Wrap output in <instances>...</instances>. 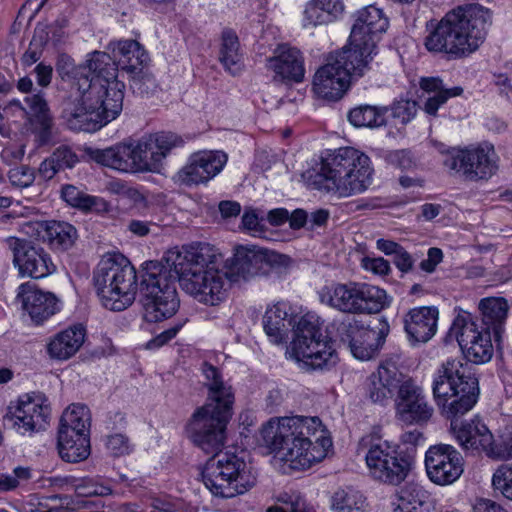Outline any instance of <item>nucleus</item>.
<instances>
[{"label": "nucleus", "mask_w": 512, "mask_h": 512, "mask_svg": "<svg viewBox=\"0 0 512 512\" xmlns=\"http://www.w3.org/2000/svg\"><path fill=\"white\" fill-rule=\"evenodd\" d=\"M201 371L208 389L207 402L192 414L186 433L195 446L214 454L201 471L205 487L214 496L232 498L253 487L255 479L246 475L242 458L234 453H218L224 446L226 426L232 417L234 393L217 367L204 362Z\"/></svg>", "instance_id": "1"}, {"label": "nucleus", "mask_w": 512, "mask_h": 512, "mask_svg": "<svg viewBox=\"0 0 512 512\" xmlns=\"http://www.w3.org/2000/svg\"><path fill=\"white\" fill-rule=\"evenodd\" d=\"M432 391L441 414L451 420L450 431L462 449L489 458L495 455L493 434L480 418L457 420L478 400L479 383L471 367L463 360L443 362L434 376Z\"/></svg>", "instance_id": "2"}, {"label": "nucleus", "mask_w": 512, "mask_h": 512, "mask_svg": "<svg viewBox=\"0 0 512 512\" xmlns=\"http://www.w3.org/2000/svg\"><path fill=\"white\" fill-rule=\"evenodd\" d=\"M260 435L265 447L281 454L295 469H308L320 462L332 446L318 417L271 419L263 425Z\"/></svg>", "instance_id": "3"}, {"label": "nucleus", "mask_w": 512, "mask_h": 512, "mask_svg": "<svg viewBox=\"0 0 512 512\" xmlns=\"http://www.w3.org/2000/svg\"><path fill=\"white\" fill-rule=\"evenodd\" d=\"M491 23L490 10L479 4L458 7L426 36L424 45L429 52L445 54L448 60L464 58L479 48Z\"/></svg>", "instance_id": "4"}, {"label": "nucleus", "mask_w": 512, "mask_h": 512, "mask_svg": "<svg viewBox=\"0 0 512 512\" xmlns=\"http://www.w3.org/2000/svg\"><path fill=\"white\" fill-rule=\"evenodd\" d=\"M100 91L98 86L69 89L60 105V119L68 129L96 132L120 115L123 108L118 88L109 99L99 95Z\"/></svg>", "instance_id": "5"}, {"label": "nucleus", "mask_w": 512, "mask_h": 512, "mask_svg": "<svg viewBox=\"0 0 512 512\" xmlns=\"http://www.w3.org/2000/svg\"><path fill=\"white\" fill-rule=\"evenodd\" d=\"M370 158L352 147H342L322 161L317 183L339 197L363 193L372 183Z\"/></svg>", "instance_id": "6"}, {"label": "nucleus", "mask_w": 512, "mask_h": 512, "mask_svg": "<svg viewBox=\"0 0 512 512\" xmlns=\"http://www.w3.org/2000/svg\"><path fill=\"white\" fill-rule=\"evenodd\" d=\"M177 280V272L171 270L163 260L145 263L140 282V301L147 322H160L177 312L180 305Z\"/></svg>", "instance_id": "7"}, {"label": "nucleus", "mask_w": 512, "mask_h": 512, "mask_svg": "<svg viewBox=\"0 0 512 512\" xmlns=\"http://www.w3.org/2000/svg\"><path fill=\"white\" fill-rule=\"evenodd\" d=\"M94 285L106 309L123 311L133 304L136 297V270L122 255L108 257L99 263L94 273Z\"/></svg>", "instance_id": "8"}, {"label": "nucleus", "mask_w": 512, "mask_h": 512, "mask_svg": "<svg viewBox=\"0 0 512 512\" xmlns=\"http://www.w3.org/2000/svg\"><path fill=\"white\" fill-rule=\"evenodd\" d=\"M366 450L365 461L373 479L385 484H401L414 466V449H402L387 440L369 434L359 441Z\"/></svg>", "instance_id": "9"}, {"label": "nucleus", "mask_w": 512, "mask_h": 512, "mask_svg": "<svg viewBox=\"0 0 512 512\" xmlns=\"http://www.w3.org/2000/svg\"><path fill=\"white\" fill-rule=\"evenodd\" d=\"M290 357L305 371L326 369L336 363L335 350L331 341L323 336L318 316L307 313L299 319Z\"/></svg>", "instance_id": "10"}, {"label": "nucleus", "mask_w": 512, "mask_h": 512, "mask_svg": "<svg viewBox=\"0 0 512 512\" xmlns=\"http://www.w3.org/2000/svg\"><path fill=\"white\" fill-rule=\"evenodd\" d=\"M318 294L322 304L347 314H374L389 305L384 289L366 283H332Z\"/></svg>", "instance_id": "11"}, {"label": "nucleus", "mask_w": 512, "mask_h": 512, "mask_svg": "<svg viewBox=\"0 0 512 512\" xmlns=\"http://www.w3.org/2000/svg\"><path fill=\"white\" fill-rule=\"evenodd\" d=\"M366 60L343 47L328 56L313 78V91L322 99L337 101L347 91L352 77H361L368 68Z\"/></svg>", "instance_id": "12"}, {"label": "nucleus", "mask_w": 512, "mask_h": 512, "mask_svg": "<svg viewBox=\"0 0 512 512\" xmlns=\"http://www.w3.org/2000/svg\"><path fill=\"white\" fill-rule=\"evenodd\" d=\"M497 154L487 142L466 149L448 151L445 167L460 173L468 181L488 180L497 171Z\"/></svg>", "instance_id": "13"}, {"label": "nucleus", "mask_w": 512, "mask_h": 512, "mask_svg": "<svg viewBox=\"0 0 512 512\" xmlns=\"http://www.w3.org/2000/svg\"><path fill=\"white\" fill-rule=\"evenodd\" d=\"M451 332L455 335L459 346L465 353V357L453 358L452 360H463L471 367L474 374V368L470 362L483 364L490 361L494 351L492 345L493 334L480 329L470 313L459 314L453 321ZM450 360L447 359L445 362Z\"/></svg>", "instance_id": "14"}, {"label": "nucleus", "mask_w": 512, "mask_h": 512, "mask_svg": "<svg viewBox=\"0 0 512 512\" xmlns=\"http://www.w3.org/2000/svg\"><path fill=\"white\" fill-rule=\"evenodd\" d=\"M231 277L229 272L219 267L207 270H186L178 276L181 288L200 303L218 305L225 300Z\"/></svg>", "instance_id": "15"}, {"label": "nucleus", "mask_w": 512, "mask_h": 512, "mask_svg": "<svg viewBox=\"0 0 512 512\" xmlns=\"http://www.w3.org/2000/svg\"><path fill=\"white\" fill-rule=\"evenodd\" d=\"M388 28V20L381 9L369 5L357 12L349 42L344 47L355 52L357 57L369 63L376 54V41L379 34Z\"/></svg>", "instance_id": "16"}, {"label": "nucleus", "mask_w": 512, "mask_h": 512, "mask_svg": "<svg viewBox=\"0 0 512 512\" xmlns=\"http://www.w3.org/2000/svg\"><path fill=\"white\" fill-rule=\"evenodd\" d=\"M50 416L51 407L43 394H26L18 399L14 408L9 407L4 416V425L24 435L44 430Z\"/></svg>", "instance_id": "17"}, {"label": "nucleus", "mask_w": 512, "mask_h": 512, "mask_svg": "<svg viewBox=\"0 0 512 512\" xmlns=\"http://www.w3.org/2000/svg\"><path fill=\"white\" fill-rule=\"evenodd\" d=\"M4 242L13 254V265L21 277L41 279L55 272L50 254L33 240L10 236Z\"/></svg>", "instance_id": "18"}, {"label": "nucleus", "mask_w": 512, "mask_h": 512, "mask_svg": "<svg viewBox=\"0 0 512 512\" xmlns=\"http://www.w3.org/2000/svg\"><path fill=\"white\" fill-rule=\"evenodd\" d=\"M425 468L429 479L437 485H450L464 471L461 453L450 444H436L425 453Z\"/></svg>", "instance_id": "19"}, {"label": "nucleus", "mask_w": 512, "mask_h": 512, "mask_svg": "<svg viewBox=\"0 0 512 512\" xmlns=\"http://www.w3.org/2000/svg\"><path fill=\"white\" fill-rule=\"evenodd\" d=\"M397 418L406 425H423L432 417L434 409L428 403L423 389L412 379H406L395 398Z\"/></svg>", "instance_id": "20"}, {"label": "nucleus", "mask_w": 512, "mask_h": 512, "mask_svg": "<svg viewBox=\"0 0 512 512\" xmlns=\"http://www.w3.org/2000/svg\"><path fill=\"white\" fill-rule=\"evenodd\" d=\"M217 249L209 243H193L184 248L183 251L169 250L162 260L177 275H183L186 270H207L218 267Z\"/></svg>", "instance_id": "21"}, {"label": "nucleus", "mask_w": 512, "mask_h": 512, "mask_svg": "<svg viewBox=\"0 0 512 512\" xmlns=\"http://www.w3.org/2000/svg\"><path fill=\"white\" fill-rule=\"evenodd\" d=\"M87 153L96 163L121 172H146L139 140L136 143H120L105 149L89 148Z\"/></svg>", "instance_id": "22"}, {"label": "nucleus", "mask_w": 512, "mask_h": 512, "mask_svg": "<svg viewBox=\"0 0 512 512\" xmlns=\"http://www.w3.org/2000/svg\"><path fill=\"white\" fill-rule=\"evenodd\" d=\"M84 66L88 73V81H91V86L101 88L99 95L102 97L112 98L111 93L118 88L121 95V106L123 107L125 85L117 80L118 64L116 61L106 52L94 51L90 54ZM89 89H92V87Z\"/></svg>", "instance_id": "23"}, {"label": "nucleus", "mask_w": 512, "mask_h": 512, "mask_svg": "<svg viewBox=\"0 0 512 512\" xmlns=\"http://www.w3.org/2000/svg\"><path fill=\"white\" fill-rule=\"evenodd\" d=\"M24 119L35 137L38 146L52 141L53 117L45 99V94L38 91L24 98Z\"/></svg>", "instance_id": "24"}, {"label": "nucleus", "mask_w": 512, "mask_h": 512, "mask_svg": "<svg viewBox=\"0 0 512 512\" xmlns=\"http://www.w3.org/2000/svg\"><path fill=\"white\" fill-rule=\"evenodd\" d=\"M227 162L222 151H200L190 156L179 171V179L186 185L206 183L221 172Z\"/></svg>", "instance_id": "25"}, {"label": "nucleus", "mask_w": 512, "mask_h": 512, "mask_svg": "<svg viewBox=\"0 0 512 512\" xmlns=\"http://www.w3.org/2000/svg\"><path fill=\"white\" fill-rule=\"evenodd\" d=\"M184 144L182 137L173 132H157L139 139L146 172H160L164 159L175 148Z\"/></svg>", "instance_id": "26"}, {"label": "nucleus", "mask_w": 512, "mask_h": 512, "mask_svg": "<svg viewBox=\"0 0 512 512\" xmlns=\"http://www.w3.org/2000/svg\"><path fill=\"white\" fill-rule=\"evenodd\" d=\"M439 310L436 306L411 308L403 316V327L412 346L427 343L437 332Z\"/></svg>", "instance_id": "27"}, {"label": "nucleus", "mask_w": 512, "mask_h": 512, "mask_svg": "<svg viewBox=\"0 0 512 512\" xmlns=\"http://www.w3.org/2000/svg\"><path fill=\"white\" fill-rule=\"evenodd\" d=\"M403 382V375L396 365L384 362L367 378V396L372 402L385 405L399 392Z\"/></svg>", "instance_id": "28"}, {"label": "nucleus", "mask_w": 512, "mask_h": 512, "mask_svg": "<svg viewBox=\"0 0 512 512\" xmlns=\"http://www.w3.org/2000/svg\"><path fill=\"white\" fill-rule=\"evenodd\" d=\"M268 67L275 78L284 83H300L304 80L305 68L301 52L288 45H279L275 55L268 59Z\"/></svg>", "instance_id": "29"}, {"label": "nucleus", "mask_w": 512, "mask_h": 512, "mask_svg": "<svg viewBox=\"0 0 512 512\" xmlns=\"http://www.w3.org/2000/svg\"><path fill=\"white\" fill-rule=\"evenodd\" d=\"M17 297L21 298L24 310L36 324H41L59 310L54 294L34 289L29 283L19 286Z\"/></svg>", "instance_id": "30"}, {"label": "nucleus", "mask_w": 512, "mask_h": 512, "mask_svg": "<svg viewBox=\"0 0 512 512\" xmlns=\"http://www.w3.org/2000/svg\"><path fill=\"white\" fill-rule=\"evenodd\" d=\"M269 260L268 250L259 248L255 245H240L235 248L233 258L231 259L229 275L231 281H237L238 278L248 279L258 273L263 261Z\"/></svg>", "instance_id": "31"}, {"label": "nucleus", "mask_w": 512, "mask_h": 512, "mask_svg": "<svg viewBox=\"0 0 512 512\" xmlns=\"http://www.w3.org/2000/svg\"><path fill=\"white\" fill-rule=\"evenodd\" d=\"M508 309L507 300L502 297L484 298L479 303V310L481 312V325L479 328L493 334V339L498 348L501 347Z\"/></svg>", "instance_id": "32"}, {"label": "nucleus", "mask_w": 512, "mask_h": 512, "mask_svg": "<svg viewBox=\"0 0 512 512\" xmlns=\"http://www.w3.org/2000/svg\"><path fill=\"white\" fill-rule=\"evenodd\" d=\"M86 329L82 324L72 325L56 335L47 344V353L52 359L68 360L84 344Z\"/></svg>", "instance_id": "33"}, {"label": "nucleus", "mask_w": 512, "mask_h": 512, "mask_svg": "<svg viewBox=\"0 0 512 512\" xmlns=\"http://www.w3.org/2000/svg\"><path fill=\"white\" fill-rule=\"evenodd\" d=\"M289 310L287 303L277 302L265 311L262 320L263 329L271 343L279 345L288 338L289 329L295 323Z\"/></svg>", "instance_id": "34"}, {"label": "nucleus", "mask_w": 512, "mask_h": 512, "mask_svg": "<svg viewBox=\"0 0 512 512\" xmlns=\"http://www.w3.org/2000/svg\"><path fill=\"white\" fill-rule=\"evenodd\" d=\"M27 226L38 233L43 232L42 238L57 250H68L78 238L76 228L65 221L34 222L28 223Z\"/></svg>", "instance_id": "35"}, {"label": "nucleus", "mask_w": 512, "mask_h": 512, "mask_svg": "<svg viewBox=\"0 0 512 512\" xmlns=\"http://www.w3.org/2000/svg\"><path fill=\"white\" fill-rule=\"evenodd\" d=\"M342 0H312L304 11V27L327 25L336 21L344 13Z\"/></svg>", "instance_id": "36"}, {"label": "nucleus", "mask_w": 512, "mask_h": 512, "mask_svg": "<svg viewBox=\"0 0 512 512\" xmlns=\"http://www.w3.org/2000/svg\"><path fill=\"white\" fill-rule=\"evenodd\" d=\"M58 452L69 463H78L88 458L91 452L90 435L87 433L58 432Z\"/></svg>", "instance_id": "37"}, {"label": "nucleus", "mask_w": 512, "mask_h": 512, "mask_svg": "<svg viewBox=\"0 0 512 512\" xmlns=\"http://www.w3.org/2000/svg\"><path fill=\"white\" fill-rule=\"evenodd\" d=\"M327 333L349 348L356 340L368 342L374 334L355 318L334 319L327 327Z\"/></svg>", "instance_id": "38"}, {"label": "nucleus", "mask_w": 512, "mask_h": 512, "mask_svg": "<svg viewBox=\"0 0 512 512\" xmlns=\"http://www.w3.org/2000/svg\"><path fill=\"white\" fill-rule=\"evenodd\" d=\"M433 508L430 493L418 485L401 490L397 501L393 502V512H431Z\"/></svg>", "instance_id": "39"}, {"label": "nucleus", "mask_w": 512, "mask_h": 512, "mask_svg": "<svg viewBox=\"0 0 512 512\" xmlns=\"http://www.w3.org/2000/svg\"><path fill=\"white\" fill-rule=\"evenodd\" d=\"M117 50L120 55L118 66L127 74H139L146 68L149 56L136 40L119 41Z\"/></svg>", "instance_id": "40"}, {"label": "nucleus", "mask_w": 512, "mask_h": 512, "mask_svg": "<svg viewBox=\"0 0 512 512\" xmlns=\"http://www.w3.org/2000/svg\"><path fill=\"white\" fill-rule=\"evenodd\" d=\"M56 71L63 81L68 82L69 89L91 87L86 67L84 65L76 66L74 59L67 54L63 53L58 56Z\"/></svg>", "instance_id": "41"}, {"label": "nucleus", "mask_w": 512, "mask_h": 512, "mask_svg": "<svg viewBox=\"0 0 512 512\" xmlns=\"http://www.w3.org/2000/svg\"><path fill=\"white\" fill-rule=\"evenodd\" d=\"M331 509L333 512H368V502L361 491L348 486L334 492Z\"/></svg>", "instance_id": "42"}, {"label": "nucleus", "mask_w": 512, "mask_h": 512, "mask_svg": "<svg viewBox=\"0 0 512 512\" xmlns=\"http://www.w3.org/2000/svg\"><path fill=\"white\" fill-rule=\"evenodd\" d=\"M90 411L85 405L72 404L62 414L58 432L90 435Z\"/></svg>", "instance_id": "43"}, {"label": "nucleus", "mask_w": 512, "mask_h": 512, "mask_svg": "<svg viewBox=\"0 0 512 512\" xmlns=\"http://www.w3.org/2000/svg\"><path fill=\"white\" fill-rule=\"evenodd\" d=\"M219 60L224 68L232 75L240 71L241 55L239 53V40L234 31L226 29L222 32V43Z\"/></svg>", "instance_id": "44"}, {"label": "nucleus", "mask_w": 512, "mask_h": 512, "mask_svg": "<svg viewBox=\"0 0 512 512\" xmlns=\"http://www.w3.org/2000/svg\"><path fill=\"white\" fill-rule=\"evenodd\" d=\"M386 108H378L371 105H361L348 114V120L355 127L375 128L385 125Z\"/></svg>", "instance_id": "45"}, {"label": "nucleus", "mask_w": 512, "mask_h": 512, "mask_svg": "<svg viewBox=\"0 0 512 512\" xmlns=\"http://www.w3.org/2000/svg\"><path fill=\"white\" fill-rule=\"evenodd\" d=\"M61 197L68 205L84 212L93 210L99 201L98 197L88 195L70 184L62 186Z\"/></svg>", "instance_id": "46"}, {"label": "nucleus", "mask_w": 512, "mask_h": 512, "mask_svg": "<svg viewBox=\"0 0 512 512\" xmlns=\"http://www.w3.org/2000/svg\"><path fill=\"white\" fill-rule=\"evenodd\" d=\"M74 488L76 493L82 497L107 496L112 493V489L109 486L99 483L97 479L90 477L75 480Z\"/></svg>", "instance_id": "47"}, {"label": "nucleus", "mask_w": 512, "mask_h": 512, "mask_svg": "<svg viewBox=\"0 0 512 512\" xmlns=\"http://www.w3.org/2000/svg\"><path fill=\"white\" fill-rule=\"evenodd\" d=\"M130 77V86L134 92L140 95H150L153 94L157 88L158 83L155 77L148 72L145 68H143L142 72L139 74H128Z\"/></svg>", "instance_id": "48"}, {"label": "nucleus", "mask_w": 512, "mask_h": 512, "mask_svg": "<svg viewBox=\"0 0 512 512\" xmlns=\"http://www.w3.org/2000/svg\"><path fill=\"white\" fill-rule=\"evenodd\" d=\"M492 484L505 498L512 500V467L501 465L493 475Z\"/></svg>", "instance_id": "49"}, {"label": "nucleus", "mask_w": 512, "mask_h": 512, "mask_svg": "<svg viewBox=\"0 0 512 512\" xmlns=\"http://www.w3.org/2000/svg\"><path fill=\"white\" fill-rule=\"evenodd\" d=\"M463 93V88L460 86L450 88L447 91H440L431 97H428L424 104V111L435 116L440 106H442L451 97L459 96Z\"/></svg>", "instance_id": "50"}, {"label": "nucleus", "mask_w": 512, "mask_h": 512, "mask_svg": "<svg viewBox=\"0 0 512 512\" xmlns=\"http://www.w3.org/2000/svg\"><path fill=\"white\" fill-rule=\"evenodd\" d=\"M392 116L402 124L408 123L417 112V103L414 100L400 99L393 103L391 107Z\"/></svg>", "instance_id": "51"}, {"label": "nucleus", "mask_w": 512, "mask_h": 512, "mask_svg": "<svg viewBox=\"0 0 512 512\" xmlns=\"http://www.w3.org/2000/svg\"><path fill=\"white\" fill-rule=\"evenodd\" d=\"M50 157L60 170L74 167L79 160L76 153L66 145L57 147Z\"/></svg>", "instance_id": "52"}, {"label": "nucleus", "mask_w": 512, "mask_h": 512, "mask_svg": "<svg viewBox=\"0 0 512 512\" xmlns=\"http://www.w3.org/2000/svg\"><path fill=\"white\" fill-rule=\"evenodd\" d=\"M8 178L13 186L26 188L34 182L35 176L31 168L23 165L10 169Z\"/></svg>", "instance_id": "53"}, {"label": "nucleus", "mask_w": 512, "mask_h": 512, "mask_svg": "<svg viewBox=\"0 0 512 512\" xmlns=\"http://www.w3.org/2000/svg\"><path fill=\"white\" fill-rule=\"evenodd\" d=\"M352 355L359 360H369L379 351L378 345L372 341L356 340L349 348Z\"/></svg>", "instance_id": "54"}, {"label": "nucleus", "mask_w": 512, "mask_h": 512, "mask_svg": "<svg viewBox=\"0 0 512 512\" xmlns=\"http://www.w3.org/2000/svg\"><path fill=\"white\" fill-rule=\"evenodd\" d=\"M106 447L114 456L128 454L131 450L128 437L122 433L109 435L107 437Z\"/></svg>", "instance_id": "55"}, {"label": "nucleus", "mask_w": 512, "mask_h": 512, "mask_svg": "<svg viewBox=\"0 0 512 512\" xmlns=\"http://www.w3.org/2000/svg\"><path fill=\"white\" fill-rule=\"evenodd\" d=\"M387 161L402 170H410L415 166L412 154L408 150H396L390 152L387 157Z\"/></svg>", "instance_id": "56"}, {"label": "nucleus", "mask_w": 512, "mask_h": 512, "mask_svg": "<svg viewBox=\"0 0 512 512\" xmlns=\"http://www.w3.org/2000/svg\"><path fill=\"white\" fill-rule=\"evenodd\" d=\"M184 322H178L174 326L170 327L169 329L161 332L156 337L151 339L147 342L146 347L148 349H156L160 348L166 343H168L170 340H172L177 333L180 331V329L183 327Z\"/></svg>", "instance_id": "57"}, {"label": "nucleus", "mask_w": 512, "mask_h": 512, "mask_svg": "<svg viewBox=\"0 0 512 512\" xmlns=\"http://www.w3.org/2000/svg\"><path fill=\"white\" fill-rule=\"evenodd\" d=\"M443 251L438 247H431L427 251V258L422 260L419 268L426 273H433L438 264L443 261Z\"/></svg>", "instance_id": "58"}, {"label": "nucleus", "mask_w": 512, "mask_h": 512, "mask_svg": "<svg viewBox=\"0 0 512 512\" xmlns=\"http://www.w3.org/2000/svg\"><path fill=\"white\" fill-rule=\"evenodd\" d=\"M242 226L248 230L253 236L261 237L264 233V225L259 220L255 211H245L242 216Z\"/></svg>", "instance_id": "59"}, {"label": "nucleus", "mask_w": 512, "mask_h": 512, "mask_svg": "<svg viewBox=\"0 0 512 512\" xmlns=\"http://www.w3.org/2000/svg\"><path fill=\"white\" fill-rule=\"evenodd\" d=\"M362 266L365 270L377 275H387L391 270L389 262L382 257H365L362 260Z\"/></svg>", "instance_id": "60"}, {"label": "nucleus", "mask_w": 512, "mask_h": 512, "mask_svg": "<svg viewBox=\"0 0 512 512\" xmlns=\"http://www.w3.org/2000/svg\"><path fill=\"white\" fill-rule=\"evenodd\" d=\"M393 262L402 273H408L413 270L415 259L404 247H401L393 256Z\"/></svg>", "instance_id": "61"}, {"label": "nucleus", "mask_w": 512, "mask_h": 512, "mask_svg": "<svg viewBox=\"0 0 512 512\" xmlns=\"http://www.w3.org/2000/svg\"><path fill=\"white\" fill-rule=\"evenodd\" d=\"M423 440V434L417 430H411L407 431L401 436L402 446H400L402 449H414V458L416 457V446L418 443Z\"/></svg>", "instance_id": "62"}, {"label": "nucleus", "mask_w": 512, "mask_h": 512, "mask_svg": "<svg viewBox=\"0 0 512 512\" xmlns=\"http://www.w3.org/2000/svg\"><path fill=\"white\" fill-rule=\"evenodd\" d=\"M37 83L41 87H48L52 80L53 69L50 65L39 63L34 68Z\"/></svg>", "instance_id": "63"}, {"label": "nucleus", "mask_w": 512, "mask_h": 512, "mask_svg": "<svg viewBox=\"0 0 512 512\" xmlns=\"http://www.w3.org/2000/svg\"><path fill=\"white\" fill-rule=\"evenodd\" d=\"M25 154V147L20 146H9L3 149L1 156L9 164L21 161Z\"/></svg>", "instance_id": "64"}]
</instances>
